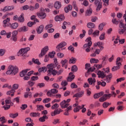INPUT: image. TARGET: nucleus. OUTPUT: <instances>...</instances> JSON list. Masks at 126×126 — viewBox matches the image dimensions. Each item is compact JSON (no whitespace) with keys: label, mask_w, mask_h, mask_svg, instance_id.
I'll use <instances>...</instances> for the list:
<instances>
[{"label":"nucleus","mask_w":126,"mask_h":126,"mask_svg":"<svg viewBox=\"0 0 126 126\" xmlns=\"http://www.w3.org/2000/svg\"><path fill=\"white\" fill-rule=\"evenodd\" d=\"M51 101V98H46L43 100V103L44 104H47V103H49Z\"/></svg>","instance_id":"obj_51"},{"label":"nucleus","mask_w":126,"mask_h":126,"mask_svg":"<svg viewBox=\"0 0 126 126\" xmlns=\"http://www.w3.org/2000/svg\"><path fill=\"white\" fill-rule=\"evenodd\" d=\"M86 42H87L88 43L85 44L84 45V49L85 50V51L87 53H89L90 52V47L92 46V41H91V37H89L86 39Z\"/></svg>","instance_id":"obj_4"},{"label":"nucleus","mask_w":126,"mask_h":126,"mask_svg":"<svg viewBox=\"0 0 126 126\" xmlns=\"http://www.w3.org/2000/svg\"><path fill=\"white\" fill-rule=\"evenodd\" d=\"M55 55H56V52L55 51H53L52 52H50L49 53V57L51 59H53V58L55 57Z\"/></svg>","instance_id":"obj_48"},{"label":"nucleus","mask_w":126,"mask_h":126,"mask_svg":"<svg viewBox=\"0 0 126 126\" xmlns=\"http://www.w3.org/2000/svg\"><path fill=\"white\" fill-rule=\"evenodd\" d=\"M37 111H42V110H44V106L43 105H37Z\"/></svg>","instance_id":"obj_53"},{"label":"nucleus","mask_w":126,"mask_h":126,"mask_svg":"<svg viewBox=\"0 0 126 126\" xmlns=\"http://www.w3.org/2000/svg\"><path fill=\"white\" fill-rule=\"evenodd\" d=\"M18 72V67L16 66H12L10 65L8 68L6 72V74H13L15 75Z\"/></svg>","instance_id":"obj_3"},{"label":"nucleus","mask_w":126,"mask_h":126,"mask_svg":"<svg viewBox=\"0 0 126 126\" xmlns=\"http://www.w3.org/2000/svg\"><path fill=\"white\" fill-rule=\"evenodd\" d=\"M59 91L56 89H52L50 91H48L47 93V95L48 97H52L53 94H57Z\"/></svg>","instance_id":"obj_12"},{"label":"nucleus","mask_w":126,"mask_h":126,"mask_svg":"<svg viewBox=\"0 0 126 126\" xmlns=\"http://www.w3.org/2000/svg\"><path fill=\"white\" fill-rule=\"evenodd\" d=\"M104 26H105V25H104V24L103 23L100 24L98 26L99 30H100V31H102V30H103V28Z\"/></svg>","instance_id":"obj_55"},{"label":"nucleus","mask_w":126,"mask_h":126,"mask_svg":"<svg viewBox=\"0 0 126 126\" xmlns=\"http://www.w3.org/2000/svg\"><path fill=\"white\" fill-rule=\"evenodd\" d=\"M119 28L120 29L118 31L119 34H120V35H123V34H125L126 31V24H124L122 21H120Z\"/></svg>","instance_id":"obj_7"},{"label":"nucleus","mask_w":126,"mask_h":126,"mask_svg":"<svg viewBox=\"0 0 126 126\" xmlns=\"http://www.w3.org/2000/svg\"><path fill=\"white\" fill-rule=\"evenodd\" d=\"M106 84H107V83L103 81H101V82L97 81V85L95 86L96 89L99 90V89H100V85H101V86H102V87H105L106 86Z\"/></svg>","instance_id":"obj_13"},{"label":"nucleus","mask_w":126,"mask_h":126,"mask_svg":"<svg viewBox=\"0 0 126 126\" xmlns=\"http://www.w3.org/2000/svg\"><path fill=\"white\" fill-rule=\"evenodd\" d=\"M30 50V47H26L25 48H22L18 53V56L20 57H23L24 58H26L27 53Z\"/></svg>","instance_id":"obj_5"},{"label":"nucleus","mask_w":126,"mask_h":126,"mask_svg":"<svg viewBox=\"0 0 126 126\" xmlns=\"http://www.w3.org/2000/svg\"><path fill=\"white\" fill-rule=\"evenodd\" d=\"M102 64H94L93 67H90L89 69L87 71L86 73V76L87 77L89 74H90V72H92L93 71H94L95 69H100L101 68Z\"/></svg>","instance_id":"obj_6"},{"label":"nucleus","mask_w":126,"mask_h":126,"mask_svg":"<svg viewBox=\"0 0 126 126\" xmlns=\"http://www.w3.org/2000/svg\"><path fill=\"white\" fill-rule=\"evenodd\" d=\"M47 68L48 76H51V75L55 76V75H57V72L56 71V70L54 69L53 63H51L47 65Z\"/></svg>","instance_id":"obj_2"},{"label":"nucleus","mask_w":126,"mask_h":126,"mask_svg":"<svg viewBox=\"0 0 126 126\" xmlns=\"http://www.w3.org/2000/svg\"><path fill=\"white\" fill-rule=\"evenodd\" d=\"M107 100V94H105L102 97L99 98V102H105Z\"/></svg>","instance_id":"obj_30"},{"label":"nucleus","mask_w":126,"mask_h":126,"mask_svg":"<svg viewBox=\"0 0 126 126\" xmlns=\"http://www.w3.org/2000/svg\"><path fill=\"white\" fill-rule=\"evenodd\" d=\"M18 23H14L10 25L11 29H16L18 27Z\"/></svg>","instance_id":"obj_28"},{"label":"nucleus","mask_w":126,"mask_h":126,"mask_svg":"<svg viewBox=\"0 0 126 126\" xmlns=\"http://www.w3.org/2000/svg\"><path fill=\"white\" fill-rule=\"evenodd\" d=\"M32 61L33 62V63H36V64H41V63L40 62H39L38 59L35 60V59L33 58L32 59Z\"/></svg>","instance_id":"obj_46"},{"label":"nucleus","mask_w":126,"mask_h":126,"mask_svg":"<svg viewBox=\"0 0 126 126\" xmlns=\"http://www.w3.org/2000/svg\"><path fill=\"white\" fill-rule=\"evenodd\" d=\"M60 106L62 109H65V108H67L68 106H69V104L67 103L65 100H63L61 103H60Z\"/></svg>","instance_id":"obj_15"},{"label":"nucleus","mask_w":126,"mask_h":126,"mask_svg":"<svg viewBox=\"0 0 126 126\" xmlns=\"http://www.w3.org/2000/svg\"><path fill=\"white\" fill-rule=\"evenodd\" d=\"M77 66L74 65L71 67V71L73 72H76L77 71Z\"/></svg>","instance_id":"obj_44"},{"label":"nucleus","mask_w":126,"mask_h":126,"mask_svg":"<svg viewBox=\"0 0 126 126\" xmlns=\"http://www.w3.org/2000/svg\"><path fill=\"white\" fill-rule=\"evenodd\" d=\"M100 53H101V50L97 49L94 53H93L91 55V57H96V55H99Z\"/></svg>","instance_id":"obj_26"},{"label":"nucleus","mask_w":126,"mask_h":126,"mask_svg":"<svg viewBox=\"0 0 126 126\" xmlns=\"http://www.w3.org/2000/svg\"><path fill=\"white\" fill-rule=\"evenodd\" d=\"M23 10H27V9H29V6L28 5H25L22 6Z\"/></svg>","instance_id":"obj_63"},{"label":"nucleus","mask_w":126,"mask_h":126,"mask_svg":"<svg viewBox=\"0 0 126 126\" xmlns=\"http://www.w3.org/2000/svg\"><path fill=\"white\" fill-rule=\"evenodd\" d=\"M126 79V78L125 77H122V78H120L117 79V83H119V82H122V81H124Z\"/></svg>","instance_id":"obj_56"},{"label":"nucleus","mask_w":126,"mask_h":126,"mask_svg":"<svg viewBox=\"0 0 126 126\" xmlns=\"http://www.w3.org/2000/svg\"><path fill=\"white\" fill-rule=\"evenodd\" d=\"M120 19L117 20V19H116V18H113L112 20V23H113L115 25H118V24H119V23L120 22Z\"/></svg>","instance_id":"obj_37"},{"label":"nucleus","mask_w":126,"mask_h":126,"mask_svg":"<svg viewBox=\"0 0 126 126\" xmlns=\"http://www.w3.org/2000/svg\"><path fill=\"white\" fill-rule=\"evenodd\" d=\"M88 81L90 85L95 86L96 83V79L95 78H90L88 79Z\"/></svg>","instance_id":"obj_19"},{"label":"nucleus","mask_w":126,"mask_h":126,"mask_svg":"<svg viewBox=\"0 0 126 126\" xmlns=\"http://www.w3.org/2000/svg\"><path fill=\"white\" fill-rule=\"evenodd\" d=\"M90 63H99V60L96 59H90Z\"/></svg>","instance_id":"obj_35"},{"label":"nucleus","mask_w":126,"mask_h":126,"mask_svg":"<svg viewBox=\"0 0 126 126\" xmlns=\"http://www.w3.org/2000/svg\"><path fill=\"white\" fill-rule=\"evenodd\" d=\"M84 94V92L83 91H82L81 92H79L75 94L73 97H76V98H80L81 97H82Z\"/></svg>","instance_id":"obj_21"},{"label":"nucleus","mask_w":126,"mask_h":126,"mask_svg":"<svg viewBox=\"0 0 126 126\" xmlns=\"http://www.w3.org/2000/svg\"><path fill=\"white\" fill-rule=\"evenodd\" d=\"M82 32H83V33L80 34V35H79V37H80V39H82V38L85 37V34H86V32L85 31V30H83Z\"/></svg>","instance_id":"obj_47"},{"label":"nucleus","mask_w":126,"mask_h":126,"mask_svg":"<svg viewBox=\"0 0 126 126\" xmlns=\"http://www.w3.org/2000/svg\"><path fill=\"white\" fill-rule=\"evenodd\" d=\"M94 5L96 6V10H100L102 8V0H95Z\"/></svg>","instance_id":"obj_10"},{"label":"nucleus","mask_w":126,"mask_h":126,"mask_svg":"<svg viewBox=\"0 0 126 126\" xmlns=\"http://www.w3.org/2000/svg\"><path fill=\"white\" fill-rule=\"evenodd\" d=\"M24 97L25 98H28V97L31 98V97H32V93L31 92L25 93L24 94Z\"/></svg>","instance_id":"obj_36"},{"label":"nucleus","mask_w":126,"mask_h":126,"mask_svg":"<svg viewBox=\"0 0 126 126\" xmlns=\"http://www.w3.org/2000/svg\"><path fill=\"white\" fill-rule=\"evenodd\" d=\"M44 8H41L40 9V11L39 13H37V15L38 16V17L39 18H40L41 19H44V18H46V13L42 12V10H44Z\"/></svg>","instance_id":"obj_14"},{"label":"nucleus","mask_w":126,"mask_h":126,"mask_svg":"<svg viewBox=\"0 0 126 126\" xmlns=\"http://www.w3.org/2000/svg\"><path fill=\"white\" fill-rule=\"evenodd\" d=\"M110 105H111V103H110L109 102H105L102 104V106H103V108H108V106H110Z\"/></svg>","instance_id":"obj_50"},{"label":"nucleus","mask_w":126,"mask_h":126,"mask_svg":"<svg viewBox=\"0 0 126 126\" xmlns=\"http://www.w3.org/2000/svg\"><path fill=\"white\" fill-rule=\"evenodd\" d=\"M103 94H104V93L102 92L98 94H95L94 95V99H98V98H99V97H101V96H102V95H103Z\"/></svg>","instance_id":"obj_29"},{"label":"nucleus","mask_w":126,"mask_h":126,"mask_svg":"<svg viewBox=\"0 0 126 126\" xmlns=\"http://www.w3.org/2000/svg\"><path fill=\"white\" fill-rule=\"evenodd\" d=\"M64 56V55L63 54V53H58L57 54V57H58V58H60V59H62L63 58Z\"/></svg>","instance_id":"obj_57"},{"label":"nucleus","mask_w":126,"mask_h":126,"mask_svg":"<svg viewBox=\"0 0 126 126\" xmlns=\"http://www.w3.org/2000/svg\"><path fill=\"white\" fill-rule=\"evenodd\" d=\"M44 30V26L43 25H40L39 28L36 29V31L37 32L38 34H41L42 32H43V31Z\"/></svg>","instance_id":"obj_24"},{"label":"nucleus","mask_w":126,"mask_h":126,"mask_svg":"<svg viewBox=\"0 0 126 126\" xmlns=\"http://www.w3.org/2000/svg\"><path fill=\"white\" fill-rule=\"evenodd\" d=\"M31 115L32 117H40V114L39 113H32Z\"/></svg>","instance_id":"obj_54"},{"label":"nucleus","mask_w":126,"mask_h":126,"mask_svg":"<svg viewBox=\"0 0 126 126\" xmlns=\"http://www.w3.org/2000/svg\"><path fill=\"white\" fill-rule=\"evenodd\" d=\"M29 29L27 26H23L18 29V32H27L28 31Z\"/></svg>","instance_id":"obj_20"},{"label":"nucleus","mask_w":126,"mask_h":126,"mask_svg":"<svg viewBox=\"0 0 126 126\" xmlns=\"http://www.w3.org/2000/svg\"><path fill=\"white\" fill-rule=\"evenodd\" d=\"M102 64L103 65H105L106 64V61H107V57H104L102 58Z\"/></svg>","instance_id":"obj_59"},{"label":"nucleus","mask_w":126,"mask_h":126,"mask_svg":"<svg viewBox=\"0 0 126 126\" xmlns=\"http://www.w3.org/2000/svg\"><path fill=\"white\" fill-rule=\"evenodd\" d=\"M105 35L106 33L105 32H103L99 36V40H100V41H103L105 40Z\"/></svg>","instance_id":"obj_40"},{"label":"nucleus","mask_w":126,"mask_h":126,"mask_svg":"<svg viewBox=\"0 0 126 126\" xmlns=\"http://www.w3.org/2000/svg\"><path fill=\"white\" fill-rule=\"evenodd\" d=\"M76 59L75 58H71L69 61V63H75V61Z\"/></svg>","instance_id":"obj_58"},{"label":"nucleus","mask_w":126,"mask_h":126,"mask_svg":"<svg viewBox=\"0 0 126 126\" xmlns=\"http://www.w3.org/2000/svg\"><path fill=\"white\" fill-rule=\"evenodd\" d=\"M70 95V92L68 91H66L64 93V97H67V96H69Z\"/></svg>","instance_id":"obj_61"},{"label":"nucleus","mask_w":126,"mask_h":126,"mask_svg":"<svg viewBox=\"0 0 126 126\" xmlns=\"http://www.w3.org/2000/svg\"><path fill=\"white\" fill-rule=\"evenodd\" d=\"M68 61L66 59L62 60L61 62V64H62V67H63L65 64H67Z\"/></svg>","instance_id":"obj_41"},{"label":"nucleus","mask_w":126,"mask_h":126,"mask_svg":"<svg viewBox=\"0 0 126 126\" xmlns=\"http://www.w3.org/2000/svg\"><path fill=\"white\" fill-rule=\"evenodd\" d=\"M49 51V47L48 46H46L43 49H42L41 53L39 55L40 58H42L43 56H45L46 54H47V52Z\"/></svg>","instance_id":"obj_11"},{"label":"nucleus","mask_w":126,"mask_h":126,"mask_svg":"<svg viewBox=\"0 0 126 126\" xmlns=\"http://www.w3.org/2000/svg\"><path fill=\"white\" fill-rule=\"evenodd\" d=\"M35 24H36V22H29L28 23L27 25L29 27H32Z\"/></svg>","instance_id":"obj_49"},{"label":"nucleus","mask_w":126,"mask_h":126,"mask_svg":"<svg viewBox=\"0 0 126 126\" xmlns=\"http://www.w3.org/2000/svg\"><path fill=\"white\" fill-rule=\"evenodd\" d=\"M55 20L58 21H63L64 20V16L63 15H57L55 18Z\"/></svg>","instance_id":"obj_17"},{"label":"nucleus","mask_w":126,"mask_h":126,"mask_svg":"<svg viewBox=\"0 0 126 126\" xmlns=\"http://www.w3.org/2000/svg\"><path fill=\"white\" fill-rule=\"evenodd\" d=\"M60 123H61L60 122V119H55L53 122V124L54 125H57V124H60Z\"/></svg>","instance_id":"obj_62"},{"label":"nucleus","mask_w":126,"mask_h":126,"mask_svg":"<svg viewBox=\"0 0 126 126\" xmlns=\"http://www.w3.org/2000/svg\"><path fill=\"white\" fill-rule=\"evenodd\" d=\"M103 42L101 41L98 42V47L100 51H103L104 49V47H103Z\"/></svg>","instance_id":"obj_43"},{"label":"nucleus","mask_w":126,"mask_h":126,"mask_svg":"<svg viewBox=\"0 0 126 126\" xmlns=\"http://www.w3.org/2000/svg\"><path fill=\"white\" fill-rule=\"evenodd\" d=\"M54 7L56 9H60L62 7V3L60 1H57L54 4Z\"/></svg>","instance_id":"obj_22"},{"label":"nucleus","mask_w":126,"mask_h":126,"mask_svg":"<svg viewBox=\"0 0 126 126\" xmlns=\"http://www.w3.org/2000/svg\"><path fill=\"white\" fill-rule=\"evenodd\" d=\"M92 14V9L90 8L86 12V16H90Z\"/></svg>","instance_id":"obj_33"},{"label":"nucleus","mask_w":126,"mask_h":126,"mask_svg":"<svg viewBox=\"0 0 126 126\" xmlns=\"http://www.w3.org/2000/svg\"><path fill=\"white\" fill-rule=\"evenodd\" d=\"M62 86H63L64 87H65L66 85H67V82L66 81H63L61 83Z\"/></svg>","instance_id":"obj_60"},{"label":"nucleus","mask_w":126,"mask_h":126,"mask_svg":"<svg viewBox=\"0 0 126 126\" xmlns=\"http://www.w3.org/2000/svg\"><path fill=\"white\" fill-rule=\"evenodd\" d=\"M83 108H84V105H82V106H78L74 109V113H77L79 112L80 110H81Z\"/></svg>","instance_id":"obj_23"},{"label":"nucleus","mask_w":126,"mask_h":126,"mask_svg":"<svg viewBox=\"0 0 126 126\" xmlns=\"http://www.w3.org/2000/svg\"><path fill=\"white\" fill-rule=\"evenodd\" d=\"M9 116L10 118L15 119V118H16V117L18 116V113H15V114L10 113Z\"/></svg>","instance_id":"obj_45"},{"label":"nucleus","mask_w":126,"mask_h":126,"mask_svg":"<svg viewBox=\"0 0 126 126\" xmlns=\"http://www.w3.org/2000/svg\"><path fill=\"white\" fill-rule=\"evenodd\" d=\"M96 73L98 75V78H102V79L105 78V80L108 83H109V82L111 81V78H112L113 76L111 73L107 75L105 73V72L101 71V70H98L97 71H96Z\"/></svg>","instance_id":"obj_1"},{"label":"nucleus","mask_w":126,"mask_h":126,"mask_svg":"<svg viewBox=\"0 0 126 126\" xmlns=\"http://www.w3.org/2000/svg\"><path fill=\"white\" fill-rule=\"evenodd\" d=\"M58 108H59V104L58 103H55L51 107V109L52 110H55V109H58Z\"/></svg>","instance_id":"obj_52"},{"label":"nucleus","mask_w":126,"mask_h":126,"mask_svg":"<svg viewBox=\"0 0 126 126\" xmlns=\"http://www.w3.org/2000/svg\"><path fill=\"white\" fill-rule=\"evenodd\" d=\"M75 77V76L74 75H73L72 72H70L69 74V76H68L67 78V81L69 82H71Z\"/></svg>","instance_id":"obj_18"},{"label":"nucleus","mask_w":126,"mask_h":126,"mask_svg":"<svg viewBox=\"0 0 126 126\" xmlns=\"http://www.w3.org/2000/svg\"><path fill=\"white\" fill-rule=\"evenodd\" d=\"M61 112H63V110L61 109H55L54 112H51V116L55 117V116L61 114Z\"/></svg>","instance_id":"obj_16"},{"label":"nucleus","mask_w":126,"mask_h":126,"mask_svg":"<svg viewBox=\"0 0 126 126\" xmlns=\"http://www.w3.org/2000/svg\"><path fill=\"white\" fill-rule=\"evenodd\" d=\"M121 60H122V59H121V58H120V57H118L117 59L116 65H117V66H114L112 68V71H116L120 69V66H121L122 65V63H121Z\"/></svg>","instance_id":"obj_8"},{"label":"nucleus","mask_w":126,"mask_h":126,"mask_svg":"<svg viewBox=\"0 0 126 126\" xmlns=\"http://www.w3.org/2000/svg\"><path fill=\"white\" fill-rule=\"evenodd\" d=\"M65 46H66V42H61L56 47L57 49V52H61V51H63V50H65V48H63Z\"/></svg>","instance_id":"obj_9"},{"label":"nucleus","mask_w":126,"mask_h":126,"mask_svg":"<svg viewBox=\"0 0 126 126\" xmlns=\"http://www.w3.org/2000/svg\"><path fill=\"white\" fill-rule=\"evenodd\" d=\"M88 28L90 29H93L95 28V24H94L93 23H88L87 25Z\"/></svg>","instance_id":"obj_32"},{"label":"nucleus","mask_w":126,"mask_h":126,"mask_svg":"<svg viewBox=\"0 0 126 126\" xmlns=\"http://www.w3.org/2000/svg\"><path fill=\"white\" fill-rule=\"evenodd\" d=\"M10 21V19L9 18H7V19L3 21V27L4 28H5L8 26V25L7 24V22H9Z\"/></svg>","instance_id":"obj_25"},{"label":"nucleus","mask_w":126,"mask_h":126,"mask_svg":"<svg viewBox=\"0 0 126 126\" xmlns=\"http://www.w3.org/2000/svg\"><path fill=\"white\" fill-rule=\"evenodd\" d=\"M28 70H29L27 69L26 70H23V71H22V72L20 73V76H21V77H23V76L26 75V73H27Z\"/></svg>","instance_id":"obj_27"},{"label":"nucleus","mask_w":126,"mask_h":126,"mask_svg":"<svg viewBox=\"0 0 126 126\" xmlns=\"http://www.w3.org/2000/svg\"><path fill=\"white\" fill-rule=\"evenodd\" d=\"M46 120H48V117L46 115L43 116L42 117H40L39 119V122H41V123H43V122H45Z\"/></svg>","instance_id":"obj_34"},{"label":"nucleus","mask_w":126,"mask_h":126,"mask_svg":"<svg viewBox=\"0 0 126 126\" xmlns=\"http://www.w3.org/2000/svg\"><path fill=\"white\" fill-rule=\"evenodd\" d=\"M19 87V85H18V84H14L12 86V90H14V91H15L16 90H17V89H18Z\"/></svg>","instance_id":"obj_39"},{"label":"nucleus","mask_w":126,"mask_h":126,"mask_svg":"<svg viewBox=\"0 0 126 126\" xmlns=\"http://www.w3.org/2000/svg\"><path fill=\"white\" fill-rule=\"evenodd\" d=\"M71 9H72V6H71V5H68L64 8L65 12L66 13L68 12L69 10H71Z\"/></svg>","instance_id":"obj_31"},{"label":"nucleus","mask_w":126,"mask_h":126,"mask_svg":"<svg viewBox=\"0 0 126 126\" xmlns=\"http://www.w3.org/2000/svg\"><path fill=\"white\" fill-rule=\"evenodd\" d=\"M38 71L39 72H46L47 71V68L46 67H42L38 69Z\"/></svg>","instance_id":"obj_42"},{"label":"nucleus","mask_w":126,"mask_h":126,"mask_svg":"<svg viewBox=\"0 0 126 126\" xmlns=\"http://www.w3.org/2000/svg\"><path fill=\"white\" fill-rule=\"evenodd\" d=\"M5 51L4 49H0V56H2L4 55Z\"/></svg>","instance_id":"obj_64"},{"label":"nucleus","mask_w":126,"mask_h":126,"mask_svg":"<svg viewBox=\"0 0 126 126\" xmlns=\"http://www.w3.org/2000/svg\"><path fill=\"white\" fill-rule=\"evenodd\" d=\"M18 21L19 22H24V17H23V14H22L18 19Z\"/></svg>","instance_id":"obj_38"}]
</instances>
